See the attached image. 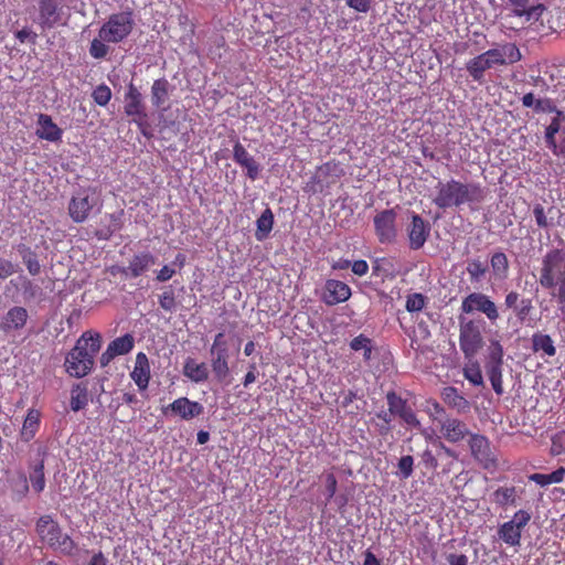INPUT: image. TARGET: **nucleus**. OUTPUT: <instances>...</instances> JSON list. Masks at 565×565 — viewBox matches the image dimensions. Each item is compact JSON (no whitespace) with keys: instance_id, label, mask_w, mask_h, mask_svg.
I'll return each mask as SVG.
<instances>
[{"instance_id":"obj_1","label":"nucleus","mask_w":565,"mask_h":565,"mask_svg":"<svg viewBox=\"0 0 565 565\" xmlns=\"http://www.w3.org/2000/svg\"><path fill=\"white\" fill-rule=\"evenodd\" d=\"M102 347V335L97 332H84L76 341L75 347L66 355V372L74 377H84L93 366L96 353Z\"/></svg>"},{"instance_id":"obj_2","label":"nucleus","mask_w":565,"mask_h":565,"mask_svg":"<svg viewBox=\"0 0 565 565\" xmlns=\"http://www.w3.org/2000/svg\"><path fill=\"white\" fill-rule=\"evenodd\" d=\"M435 189L436 195L433 203L443 210L466 203H480L484 200V191L477 183H462L451 179L446 182L439 181Z\"/></svg>"},{"instance_id":"obj_3","label":"nucleus","mask_w":565,"mask_h":565,"mask_svg":"<svg viewBox=\"0 0 565 565\" xmlns=\"http://www.w3.org/2000/svg\"><path fill=\"white\" fill-rule=\"evenodd\" d=\"M540 285L546 289H556L552 296L565 303V249H551L542 259Z\"/></svg>"},{"instance_id":"obj_4","label":"nucleus","mask_w":565,"mask_h":565,"mask_svg":"<svg viewBox=\"0 0 565 565\" xmlns=\"http://www.w3.org/2000/svg\"><path fill=\"white\" fill-rule=\"evenodd\" d=\"M36 532L41 540L54 551L71 555L75 550L73 540L67 534H64L60 525L49 515L39 519Z\"/></svg>"},{"instance_id":"obj_5","label":"nucleus","mask_w":565,"mask_h":565,"mask_svg":"<svg viewBox=\"0 0 565 565\" xmlns=\"http://www.w3.org/2000/svg\"><path fill=\"white\" fill-rule=\"evenodd\" d=\"M135 26L132 12L122 11L111 14L99 29V38L110 43L122 42Z\"/></svg>"},{"instance_id":"obj_6","label":"nucleus","mask_w":565,"mask_h":565,"mask_svg":"<svg viewBox=\"0 0 565 565\" xmlns=\"http://www.w3.org/2000/svg\"><path fill=\"white\" fill-rule=\"evenodd\" d=\"M98 196L93 188L79 189L73 194L68 203V215L75 223H84L88 220Z\"/></svg>"},{"instance_id":"obj_7","label":"nucleus","mask_w":565,"mask_h":565,"mask_svg":"<svg viewBox=\"0 0 565 565\" xmlns=\"http://www.w3.org/2000/svg\"><path fill=\"white\" fill-rule=\"evenodd\" d=\"M124 109L125 114L132 118L131 121L139 127L143 135H146V122L148 117L146 105L143 103L142 94L132 82L129 83L127 92L125 93Z\"/></svg>"},{"instance_id":"obj_8","label":"nucleus","mask_w":565,"mask_h":565,"mask_svg":"<svg viewBox=\"0 0 565 565\" xmlns=\"http://www.w3.org/2000/svg\"><path fill=\"white\" fill-rule=\"evenodd\" d=\"M397 213L394 209L383 210L373 217L375 235L381 244H393L398 236Z\"/></svg>"},{"instance_id":"obj_9","label":"nucleus","mask_w":565,"mask_h":565,"mask_svg":"<svg viewBox=\"0 0 565 565\" xmlns=\"http://www.w3.org/2000/svg\"><path fill=\"white\" fill-rule=\"evenodd\" d=\"M531 520V514L525 510H519L514 513L512 520L504 522L498 529V535L505 544L519 546L521 543L522 530Z\"/></svg>"},{"instance_id":"obj_10","label":"nucleus","mask_w":565,"mask_h":565,"mask_svg":"<svg viewBox=\"0 0 565 565\" xmlns=\"http://www.w3.org/2000/svg\"><path fill=\"white\" fill-rule=\"evenodd\" d=\"M459 345L466 358H472L482 345V335L479 326L472 321H466L459 317Z\"/></svg>"},{"instance_id":"obj_11","label":"nucleus","mask_w":565,"mask_h":565,"mask_svg":"<svg viewBox=\"0 0 565 565\" xmlns=\"http://www.w3.org/2000/svg\"><path fill=\"white\" fill-rule=\"evenodd\" d=\"M461 311L463 313H472L480 311L487 316L490 321H495L499 318V312L495 303L484 294L471 292L461 302Z\"/></svg>"},{"instance_id":"obj_12","label":"nucleus","mask_w":565,"mask_h":565,"mask_svg":"<svg viewBox=\"0 0 565 565\" xmlns=\"http://www.w3.org/2000/svg\"><path fill=\"white\" fill-rule=\"evenodd\" d=\"M431 226L419 214L411 213V222L406 226L409 248L413 250L420 249L430 236Z\"/></svg>"},{"instance_id":"obj_13","label":"nucleus","mask_w":565,"mask_h":565,"mask_svg":"<svg viewBox=\"0 0 565 565\" xmlns=\"http://www.w3.org/2000/svg\"><path fill=\"white\" fill-rule=\"evenodd\" d=\"M494 49H490L482 54L469 60L466 64L467 72L477 82L482 83L483 74L487 70L495 65H503V60L498 57Z\"/></svg>"},{"instance_id":"obj_14","label":"nucleus","mask_w":565,"mask_h":565,"mask_svg":"<svg viewBox=\"0 0 565 565\" xmlns=\"http://www.w3.org/2000/svg\"><path fill=\"white\" fill-rule=\"evenodd\" d=\"M469 446L473 458L484 469H494L497 467L495 455L490 447L488 438L478 434L471 435Z\"/></svg>"},{"instance_id":"obj_15","label":"nucleus","mask_w":565,"mask_h":565,"mask_svg":"<svg viewBox=\"0 0 565 565\" xmlns=\"http://www.w3.org/2000/svg\"><path fill=\"white\" fill-rule=\"evenodd\" d=\"M350 297L351 288L345 282L335 279L326 281L321 299L327 306L344 302Z\"/></svg>"},{"instance_id":"obj_16","label":"nucleus","mask_w":565,"mask_h":565,"mask_svg":"<svg viewBox=\"0 0 565 565\" xmlns=\"http://www.w3.org/2000/svg\"><path fill=\"white\" fill-rule=\"evenodd\" d=\"M179 415L184 420H190L203 414L204 407L199 402L190 401L188 397H179L166 408Z\"/></svg>"},{"instance_id":"obj_17","label":"nucleus","mask_w":565,"mask_h":565,"mask_svg":"<svg viewBox=\"0 0 565 565\" xmlns=\"http://www.w3.org/2000/svg\"><path fill=\"white\" fill-rule=\"evenodd\" d=\"M440 431L443 437L452 444L461 441L469 435V429L462 420L450 417L440 420Z\"/></svg>"},{"instance_id":"obj_18","label":"nucleus","mask_w":565,"mask_h":565,"mask_svg":"<svg viewBox=\"0 0 565 565\" xmlns=\"http://www.w3.org/2000/svg\"><path fill=\"white\" fill-rule=\"evenodd\" d=\"M233 159L242 168L246 169V174L250 180H256L259 175L260 166L256 160L248 153L245 147L236 141L233 147Z\"/></svg>"},{"instance_id":"obj_19","label":"nucleus","mask_w":565,"mask_h":565,"mask_svg":"<svg viewBox=\"0 0 565 565\" xmlns=\"http://www.w3.org/2000/svg\"><path fill=\"white\" fill-rule=\"evenodd\" d=\"M130 376L140 391H145L148 387L150 381V364L146 353L139 352L136 355L135 367Z\"/></svg>"},{"instance_id":"obj_20","label":"nucleus","mask_w":565,"mask_h":565,"mask_svg":"<svg viewBox=\"0 0 565 565\" xmlns=\"http://www.w3.org/2000/svg\"><path fill=\"white\" fill-rule=\"evenodd\" d=\"M154 264L156 257L150 253L137 254L131 258L128 267L124 268L122 273L126 276L136 278L146 273Z\"/></svg>"},{"instance_id":"obj_21","label":"nucleus","mask_w":565,"mask_h":565,"mask_svg":"<svg viewBox=\"0 0 565 565\" xmlns=\"http://www.w3.org/2000/svg\"><path fill=\"white\" fill-rule=\"evenodd\" d=\"M171 85L168 79L159 78L151 86V103L156 108L167 110L169 105Z\"/></svg>"},{"instance_id":"obj_22","label":"nucleus","mask_w":565,"mask_h":565,"mask_svg":"<svg viewBox=\"0 0 565 565\" xmlns=\"http://www.w3.org/2000/svg\"><path fill=\"white\" fill-rule=\"evenodd\" d=\"M40 128L36 135L40 139H44L51 142L60 141L63 135V130L53 122L51 116L40 114L38 118Z\"/></svg>"},{"instance_id":"obj_23","label":"nucleus","mask_w":565,"mask_h":565,"mask_svg":"<svg viewBox=\"0 0 565 565\" xmlns=\"http://www.w3.org/2000/svg\"><path fill=\"white\" fill-rule=\"evenodd\" d=\"M28 320V311L23 307L11 308L0 322L3 331L9 332L23 328Z\"/></svg>"},{"instance_id":"obj_24","label":"nucleus","mask_w":565,"mask_h":565,"mask_svg":"<svg viewBox=\"0 0 565 565\" xmlns=\"http://www.w3.org/2000/svg\"><path fill=\"white\" fill-rule=\"evenodd\" d=\"M228 359V350H218L214 353H211V367L215 379L218 382L225 381L230 375Z\"/></svg>"},{"instance_id":"obj_25","label":"nucleus","mask_w":565,"mask_h":565,"mask_svg":"<svg viewBox=\"0 0 565 565\" xmlns=\"http://www.w3.org/2000/svg\"><path fill=\"white\" fill-rule=\"evenodd\" d=\"M183 375L194 383H202L209 379L210 372L204 362L198 363L193 358H188L183 365Z\"/></svg>"},{"instance_id":"obj_26","label":"nucleus","mask_w":565,"mask_h":565,"mask_svg":"<svg viewBox=\"0 0 565 565\" xmlns=\"http://www.w3.org/2000/svg\"><path fill=\"white\" fill-rule=\"evenodd\" d=\"M444 402L457 409L458 413H467L470 409V403L459 394L457 388L452 386L445 387L441 392Z\"/></svg>"},{"instance_id":"obj_27","label":"nucleus","mask_w":565,"mask_h":565,"mask_svg":"<svg viewBox=\"0 0 565 565\" xmlns=\"http://www.w3.org/2000/svg\"><path fill=\"white\" fill-rule=\"evenodd\" d=\"M57 9L54 0H40V23L43 28H52L58 21Z\"/></svg>"},{"instance_id":"obj_28","label":"nucleus","mask_w":565,"mask_h":565,"mask_svg":"<svg viewBox=\"0 0 565 565\" xmlns=\"http://www.w3.org/2000/svg\"><path fill=\"white\" fill-rule=\"evenodd\" d=\"M532 350L535 353H542L548 358H552L556 354V348L554 345V341L548 334H544L542 332H535L532 338Z\"/></svg>"},{"instance_id":"obj_29","label":"nucleus","mask_w":565,"mask_h":565,"mask_svg":"<svg viewBox=\"0 0 565 565\" xmlns=\"http://www.w3.org/2000/svg\"><path fill=\"white\" fill-rule=\"evenodd\" d=\"M274 225V214L269 207H266L262 215L256 221V232L255 237L257 241L262 242L266 239L269 233L273 230Z\"/></svg>"},{"instance_id":"obj_30","label":"nucleus","mask_w":565,"mask_h":565,"mask_svg":"<svg viewBox=\"0 0 565 565\" xmlns=\"http://www.w3.org/2000/svg\"><path fill=\"white\" fill-rule=\"evenodd\" d=\"M39 425H40L39 412H36L34 409H30L28 412V415L23 422V425H22V428L20 431L22 440H24V441L31 440L35 436V433L39 429Z\"/></svg>"},{"instance_id":"obj_31","label":"nucleus","mask_w":565,"mask_h":565,"mask_svg":"<svg viewBox=\"0 0 565 565\" xmlns=\"http://www.w3.org/2000/svg\"><path fill=\"white\" fill-rule=\"evenodd\" d=\"M88 403V391L84 383H77L71 391V408L74 412L83 409Z\"/></svg>"},{"instance_id":"obj_32","label":"nucleus","mask_w":565,"mask_h":565,"mask_svg":"<svg viewBox=\"0 0 565 565\" xmlns=\"http://www.w3.org/2000/svg\"><path fill=\"white\" fill-rule=\"evenodd\" d=\"M492 495L493 501L500 507L516 505L518 490L515 487H500Z\"/></svg>"},{"instance_id":"obj_33","label":"nucleus","mask_w":565,"mask_h":565,"mask_svg":"<svg viewBox=\"0 0 565 565\" xmlns=\"http://www.w3.org/2000/svg\"><path fill=\"white\" fill-rule=\"evenodd\" d=\"M494 51L499 54L498 57L503 60V65L516 63L522 58L519 47L513 43L503 44Z\"/></svg>"},{"instance_id":"obj_34","label":"nucleus","mask_w":565,"mask_h":565,"mask_svg":"<svg viewBox=\"0 0 565 565\" xmlns=\"http://www.w3.org/2000/svg\"><path fill=\"white\" fill-rule=\"evenodd\" d=\"M135 345V339L131 334L127 333L122 337L116 338L113 340L108 348L116 354V355H124L129 353Z\"/></svg>"},{"instance_id":"obj_35","label":"nucleus","mask_w":565,"mask_h":565,"mask_svg":"<svg viewBox=\"0 0 565 565\" xmlns=\"http://www.w3.org/2000/svg\"><path fill=\"white\" fill-rule=\"evenodd\" d=\"M486 372L491 382L493 391L498 395L503 394L502 364H486Z\"/></svg>"},{"instance_id":"obj_36","label":"nucleus","mask_w":565,"mask_h":565,"mask_svg":"<svg viewBox=\"0 0 565 565\" xmlns=\"http://www.w3.org/2000/svg\"><path fill=\"white\" fill-rule=\"evenodd\" d=\"M488 271V263L480 258L469 259L467 263V273L472 282H479Z\"/></svg>"},{"instance_id":"obj_37","label":"nucleus","mask_w":565,"mask_h":565,"mask_svg":"<svg viewBox=\"0 0 565 565\" xmlns=\"http://www.w3.org/2000/svg\"><path fill=\"white\" fill-rule=\"evenodd\" d=\"M556 213L555 207H550L547 211L541 204H536L533 207V215L537 226L547 228L553 226L554 214Z\"/></svg>"},{"instance_id":"obj_38","label":"nucleus","mask_w":565,"mask_h":565,"mask_svg":"<svg viewBox=\"0 0 565 565\" xmlns=\"http://www.w3.org/2000/svg\"><path fill=\"white\" fill-rule=\"evenodd\" d=\"M351 350L358 352L363 351L364 361L369 362L372 360L373 345L372 340L364 334H360L353 338L350 342Z\"/></svg>"},{"instance_id":"obj_39","label":"nucleus","mask_w":565,"mask_h":565,"mask_svg":"<svg viewBox=\"0 0 565 565\" xmlns=\"http://www.w3.org/2000/svg\"><path fill=\"white\" fill-rule=\"evenodd\" d=\"M563 121H565V114L562 110L556 111L551 124L545 129V142L547 146L555 147V135L561 130Z\"/></svg>"},{"instance_id":"obj_40","label":"nucleus","mask_w":565,"mask_h":565,"mask_svg":"<svg viewBox=\"0 0 565 565\" xmlns=\"http://www.w3.org/2000/svg\"><path fill=\"white\" fill-rule=\"evenodd\" d=\"M30 481L32 484V488L35 492H42L45 488V477H44V462L41 460L39 463H36L31 473H30Z\"/></svg>"},{"instance_id":"obj_41","label":"nucleus","mask_w":565,"mask_h":565,"mask_svg":"<svg viewBox=\"0 0 565 565\" xmlns=\"http://www.w3.org/2000/svg\"><path fill=\"white\" fill-rule=\"evenodd\" d=\"M490 265L493 270V273L499 277H504L508 268H509V260L504 253L502 252H495L490 259Z\"/></svg>"},{"instance_id":"obj_42","label":"nucleus","mask_w":565,"mask_h":565,"mask_svg":"<svg viewBox=\"0 0 565 565\" xmlns=\"http://www.w3.org/2000/svg\"><path fill=\"white\" fill-rule=\"evenodd\" d=\"M386 401L390 408V413L396 416H401V414L408 407L407 402L399 397L393 391H390L386 394Z\"/></svg>"},{"instance_id":"obj_43","label":"nucleus","mask_w":565,"mask_h":565,"mask_svg":"<svg viewBox=\"0 0 565 565\" xmlns=\"http://www.w3.org/2000/svg\"><path fill=\"white\" fill-rule=\"evenodd\" d=\"M21 255L29 273L32 276L39 275L41 271V265L38 260L35 253H33L29 247L23 246Z\"/></svg>"},{"instance_id":"obj_44","label":"nucleus","mask_w":565,"mask_h":565,"mask_svg":"<svg viewBox=\"0 0 565 565\" xmlns=\"http://www.w3.org/2000/svg\"><path fill=\"white\" fill-rule=\"evenodd\" d=\"M107 43L108 42H106V40H103L99 36L94 39L89 45L90 56L96 60L105 58L109 53V46L107 45Z\"/></svg>"},{"instance_id":"obj_45","label":"nucleus","mask_w":565,"mask_h":565,"mask_svg":"<svg viewBox=\"0 0 565 565\" xmlns=\"http://www.w3.org/2000/svg\"><path fill=\"white\" fill-rule=\"evenodd\" d=\"M503 348L499 341L494 340L490 342L488 348V356L486 364H503Z\"/></svg>"},{"instance_id":"obj_46","label":"nucleus","mask_w":565,"mask_h":565,"mask_svg":"<svg viewBox=\"0 0 565 565\" xmlns=\"http://www.w3.org/2000/svg\"><path fill=\"white\" fill-rule=\"evenodd\" d=\"M92 97L97 105L106 106L111 98V90L107 85L100 84L95 87Z\"/></svg>"},{"instance_id":"obj_47","label":"nucleus","mask_w":565,"mask_h":565,"mask_svg":"<svg viewBox=\"0 0 565 565\" xmlns=\"http://www.w3.org/2000/svg\"><path fill=\"white\" fill-rule=\"evenodd\" d=\"M159 305L167 312L175 310L177 301L172 289H167L159 296Z\"/></svg>"},{"instance_id":"obj_48","label":"nucleus","mask_w":565,"mask_h":565,"mask_svg":"<svg viewBox=\"0 0 565 565\" xmlns=\"http://www.w3.org/2000/svg\"><path fill=\"white\" fill-rule=\"evenodd\" d=\"M465 377L475 386H479L483 384V377L481 374V370L478 364H472L470 366H466L463 370Z\"/></svg>"},{"instance_id":"obj_49","label":"nucleus","mask_w":565,"mask_h":565,"mask_svg":"<svg viewBox=\"0 0 565 565\" xmlns=\"http://www.w3.org/2000/svg\"><path fill=\"white\" fill-rule=\"evenodd\" d=\"M425 306V297L422 294H413L407 297L406 310L409 312L420 311Z\"/></svg>"},{"instance_id":"obj_50","label":"nucleus","mask_w":565,"mask_h":565,"mask_svg":"<svg viewBox=\"0 0 565 565\" xmlns=\"http://www.w3.org/2000/svg\"><path fill=\"white\" fill-rule=\"evenodd\" d=\"M414 458L409 455L403 456L398 461V469L402 478L407 479L413 473Z\"/></svg>"},{"instance_id":"obj_51","label":"nucleus","mask_w":565,"mask_h":565,"mask_svg":"<svg viewBox=\"0 0 565 565\" xmlns=\"http://www.w3.org/2000/svg\"><path fill=\"white\" fill-rule=\"evenodd\" d=\"M534 110L537 113H554V114H556V111H559V109L556 108V106L550 98L536 99Z\"/></svg>"},{"instance_id":"obj_52","label":"nucleus","mask_w":565,"mask_h":565,"mask_svg":"<svg viewBox=\"0 0 565 565\" xmlns=\"http://www.w3.org/2000/svg\"><path fill=\"white\" fill-rule=\"evenodd\" d=\"M345 3L349 8L361 13H366L371 8V0H345Z\"/></svg>"},{"instance_id":"obj_53","label":"nucleus","mask_w":565,"mask_h":565,"mask_svg":"<svg viewBox=\"0 0 565 565\" xmlns=\"http://www.w3.org/2000/svg\"><path fill=\"white\" fill-rule=\"evenodd\" d=\"M532 309V302L530 299H522L516 306L515 313L520 320H524Z\"/></svg>"},{"instance_id":"obj_54","label":"nucleus","mask_w":565,"mask_h":565,"mask_svg":"<svg viewBox=\"0 0 565 565\" xmlns=\"http://www.w3.org/2000/svg\"><path fill=\"white\" fill-rule=\"evenodd\" d=\"M408 426L419 428L420 422L417 419L415 413L408 406L399 416Z\"/></svg>"},{"instance_id":"obj_55","label":"nucleus","mask_w":565,"mask_h":565,"mask_svg":"<svg viewBox=\"0 0 565 565\" xmlns=\"http://www.w3.org/2000/svg\"><path fill=\"white\" fill-rule=\"evenodd\" d=\"M15 271V266L11 260L0 258V279H6Z\"/></svg>"},{"instance_id":"obj_56","label":"nucleus","mask_w":565,"mask_h":565,"mask_svg":"<svg viewBox=\"0 0 565 565\" xmlns=\"http://www.w3.org/2000/svg\"><path fill=\"white\" fill-rule=\"evenodd\" d=\"M15 38L21 42V43H24V42H30L32 44H35L36 42V33H34L33 31H31L30 29L28 28H24L20 31H18L15 33Z\"/></svg>"},{"instance_id":"obj_57","label":"nucleus","mask_w":565,"mask_h":565,"mask_svg":"<svg viewBox=\"0 0 565 565\" xmlns=\"http://www.w3.org/2000/svg\"><path fill=\"white\" fill-rule=\"evenodd\" d=\"M218 350H228L227 348V343L225 341V335L223 332H218L215 337H214V341H213V344L210 349V353H214Z\"/></svg>"},{"instance_id":"obj_58","label":"nucleus","mask_w":565,"mask_h":565,"mask_svg":"<svg viewBox=\"0 0 565 565\" xmlns=\"http://www.w3.org/2000/svg\"><path fill=\"white\" fill-rule=\"evenodd\" d=\"M351 269L354 275L356 276H364L369 270V265L365 260L359 259L353 263H351Z\"/></svg>"},{"instance_id":"obj_59","label":"nucleus","mask_w":565,"mask_h":565,"mask_svg":"<svg viewBox=\"0 0 565 565\" xmlns=\"http://www.w3.org/2000/svg\"><path fill=\"white\" fill-rule=\"evenodd\" d=\"M565 452V444L562 440V437H554L552 439L551 454L553 456H558Z\"/></svg>"},{"instance_id":"obj_60","label":"nucleus","mask_w":565,"mask_h":565,"mask_svg":"<svg viewBox=\"0 0 565 565\" xmlns=\"http://www.w3.org/2000/svg\"><path fill=\"white\" fill-rule=\"evenodd\" d=\"M326 490L328 493V499H331L337 492V479L330 473L326 478Z\"/></svg>"},{"instance_id":"obj_61","label":"nucleus","mask_w":565,"mask_h":565,"mask_svg":"<svg viewBox=\"0 0 565 565\" xmlns=\"http://www.w3.org/2000/svg\"><path fill=\"white\" fill-rule=\"evenodd\" d=\"M447 562L449 565H468V557L463 554H448Z\"/></svg>"},{"instance_id":"obj_62","label":"nucleus","mask_w":565,"mask_h":565,"mask_svg":"<svg viewBox=\"0 0 565 565\" xmlns=\"http://www.w3.org/2000/svg\"><path fill=\"white\" fill-rule=\"evenodd\" d=\"M529 479L541 487H546L548 484H552V482L550 480V475L533 473L529 477Z\"/></svg>"},{"instance_id":"obj_63","label":"nucleus","mask_w":565,"mask_h":565,"mask_svg":"<svg viewBox=\"0 0 565 565\" xmlns=\"http://www.w3.org/2000/svg\"><path fill=\"white\" fill-rule=\"evenodd\" d=\"M174 274H175V270L166 265L159 270V273L157 275V280H159L161 282L168 281L169 279H171L173 277Z\"/></svg>"},{"instance_id":"obj_64","label":"nucleus","mask_w":565,"mask_h":565,"mask_svg":"<svg viewBox=\"0 0 565 565\" xmlns=\"http://www.w3.org/2000/svg\"><path fill=\"white\" fill-rule=\"evenodd\" d=\"M520 301H521V300H520V295H519L516 291H510V292L505 296L504 305H505L508 308H513V309H515Z\"/></svg>"}]
</instances>
